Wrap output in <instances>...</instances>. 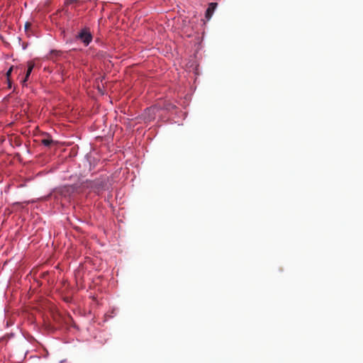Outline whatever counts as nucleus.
<instances>
[{
  "label": "nucleus",
  "mask_w": 363,
  "mask_h": 363,
  "mask_svg": "<svg viewBox=\"0 0 363 363\" xmlns=\"http://www.w3.org/2000/svg\"><path fill=\"white\" fill-rule=\"evenodd\" d=\"M108 182V177L106 174H101L95 179H86L83 183V186L89 189L95 193H100L106 189Z\"/></svg>",
  "instance_id": "obj_1"
},
{
  "label": "nucleus",
  "mask_w": 363,
  "mask_h": 363,
  "mask_svg": "<svg viewBox=\"0 0 363 363\" xmlns=\"http://www.w3.org/2000/svg\"><path fill=\"white\" fill-rule=\"evenodd\" d=\"M75 38L79 40L85 47H88L92 42L93 35L88 27H84L79 31Z\"/></svg>",
  "instance_id": "obj_2"
},
{
  "label": "nucleus",
  "mask_w": 363,
  "mask_h": 363,
  "mask_svg": "<svg viewBox=\"0 0 363 363\" xmlns=\"http://www.w3.org/2000/svg\"><path fill=\"white\" fill-rule=\"evenodd\" d=\"M158 111L157 107L150 106L145 110L144 119L145 121H151L155 119L157 111Z\"/></svg>",
  "instance_id": "obj_3"
},
{
  "label": "nucleus",
  "mask_w": 363,
  "mask_h": 363,
  "mask_svg": "<svg viewBox=\"0 0 363 363\" xmlns=\"http://www.w3.org/2000/svg\"><path fill=\"white\" fill-rule=\"evenodd\" d=\"M76 189L74 186H63L57 189L56 193L61 194L64 197L69 196Z\"/></svg>",
  "instance_id": "obj_4"
},
{
  "label": "nucleus",
  "mask_w": 363,
  "mask_h": 363,
  "mask_svg": "<svg viewBox=\"0 0 363 363\" xmlns=\"http://www.w3.org/2000/svg\"><path fill=\"white\" fill-rule=\"evenodd\" d=\"M33 68H34V64L29 62L28 63V69H27L26 75H25L24 78H23L21 81V83L23 86L27 85V82L30 76V74L32 73Z\"/></svg>",
  "instance_id": "obj_5"
},
{
  "label": "nucleus",
  "mask_w": 363,
  "mask_h": 363,
  "mask_svg": "<svg viewBox=\"0 0 363 363\" xmlns=\"http://www.w3.org/2000/svg\"><path fill=\"white\" fill-rule=\"evenodd\" d=\"M217 3L212 2L208 5V9L206 11V18L208 21L212 17L214 10L217 6Z\"/></svg>",
  "instance_id": "obj_6"
},
{
  "label": "nucleus",
  "mask_w": 363,
  "mask_h": 363,
  "mask_svg": "<svg viewBox=\"0 0 363 363\" xmlns=\"http://www.w3.org/2000/svg\"><path fill=\"white\" fill-rule=\"evenodd\" d=\"M86 162L89 163V169L91 170L92 169H94L95 167V166L96 165V163H97V159H96L94 156H92L91 155H86Z\"/></svg>",
  "instance_id": "obj_7"
},
{
  "label": "nucleus",
  "mask_w": 363,
  "mask_h": 363,
  "mask_svg": "<svg viewBox=\"0 0 363 363\" xmlns=\"http://www.w3.org/2000/svg\"><path fill=\"white\" fill-rule=\"evenodd\" d=\"M41 143L45 147H50L53 143V140L50 138H45L42 140Z\"/></svg>",
  "instance_id": "obj_8"
},
{
  "label": "nucleus",
  "mask_w": 363,
  "mask_h": 363,
  "mask_svg": "<svg viewBox=\"0 0 363 363\" xmlns=\"http://www.w3.org/2000/svg\"><path fill=\"white\" fill-rule=\"evenodd\" d=\"M13 68V66H11V67L9 69V70L6 72V77H7V79H8V84H9V87H11V81H10V79H9V77H10V76H11V72H12Z\"/></svg>",
  "instance_id": "obj_9"
},
{
  "label": "nucleus",
  "mask_w": 363,
  "mask_h": 363,
  "mask_svg": "<svg viewBox=\"0 0 363 363\" xmlns=\"http://www.w3.org/2000/svg\"><path fill=\"white\" fill-rule=\"evenodd\" d=\"M29 26H30L29 23L26 22L25 23V30H27Z\"/></svg>",
  "instance_id": "obj_10"
},
{
  "label": "nucleus",
  "mask_w": 363,
  "mask_h": 363,
  "mask_svg": "<svg viewBox=\"0 0 363 363\" xmlns=\"http://www.w3.org/2000/svg\"><path fill=\"white\" fill-rule=\"evenodd\" d=\"M174 107H175V106L169 104V107H166V109L174 108Z\"/></svg>",
  "instance_id": "obj_11"
},
{
  "label": "nucleus",
  "mask_w": 363,
  "mask_h": 363,
  "mask_svg": "<svg viewBox=\"0 0 363 363\" xmlns=\"http://www.w3.org/2000/svg\"><path fill=\"white\" fill-rule=\"evenodd\" d=\"M57 52V50H51V52Z\"/></svg>",
  "instance_id": "obj_12"
}]
</instances>
